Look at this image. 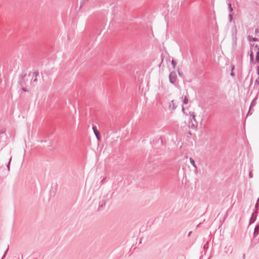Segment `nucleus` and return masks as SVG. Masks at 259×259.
<instances>
[{
    "mask_svg": "<svg viewBox=\"0 0 259 259\" xmlns=\"http://www.w3.org/2000/svg\"><path fill=\"white\" fill-rule=\"evenodd\" d=\"M251 61L254 63L259 64V47L257 46L252 47L250 50Z\"/></svg>",
    "mask_w": 259,
    "mask_h": 259,
    "instance_id": "nucleus-1",
    "label": "nucleus"
},
{
    "mask_svg": "<svg viewBox=\"0 0 259 259\" xmlns=\"http://www.w3.org/2000/svg\"><path fill=\"white\" fill-rule=\"evenodd\" d=\"M169 81L171 83H174L176 81L177 79V75L175 72H172L169 75Z\"/></svg>",
    "mask_w": 259,
    "mask_h": 259,
    "instance_id": "nucleus-2",
    "label": "nucleus"
},
{
    "mask_svg": "<svg viewBox=\"0 0 259 259\" xmlns=\"http://www.w3.org/2000/svg\"><path fill=\"white\" fill-rule=\"evenodd\" d=\"M177 107L176 103L174 100H171L169 104V109L174 110Z\"/></svg>",
    "mask_w": 259,
    "mask_h": 259,
    "instance_id": "nucleus-3",
    "label": "nucleus"
},
{
    "mask_svg": "<svg viewBox=\"0 0 259 259\" xmlns=\"http://www.w3.org/2000/svg\"><path fill=\"white\" fill-rule=\"evenodd\" d=\"M93 130L94 133L95 134L97 139L98 140H99L100 139V137L99 136V135H100L99 132L97 130L96 127H95V126L93 127Z\"/></svg>",
    "mask_w": 259,
    "mask_h": 259,
    "instance_id": "nucleus-4",
    "label": "nucleus"
},
{
    "mask_svg": "<svg viewBox=\"0 0 259 259\" xmlns=\"http://www.w3.org/2000/svg\"><path fill=\"white\" fill-rule=\"evenodd\" d=\"M183 102L185 104H187L189 102V99L187 96L182 97Z\"/></svg>",
    "mask_w": 259,
    "mask_h": 259,
    "instance_id": "nucleus-5",
    "label": "nucleus"
},
{
    "mask_svg": "<svg viewBox=\"0 0 259 259\" xmlns=\"http://www.w3.org/2000/svg\"><path fill=\"white\" fill-rule=\"evenodd\" d=\"M190 162H191V163L193 166H195V161H194V160L192 158H190Z\"/></svg>",
    "mask_w": 259,
    "mask_h": 259,
    "instance_id": "nucleus-6",
    "label": "nucleus"
},
{
    "mask_svg": "<svg viewBox=\"0 0 259 259\" xmlns=\"http://www.w3.org/2000/svg\"><path fill=\"white\" fill-rule=\"evenodd\" d=\"M171 63H172V64L173 65L174 67H175V65H176V63L175 62V61L174 60L172 61Z\"/></svg>",
    "mask_w": 259,
    "mask_h": 259,
    "instance_id": "nucleus-7",
    "label": "nucleus"
},
{
    "mask_svg": "<svg viewBox=\"0 0 259 259\" xmlns=\"http://www.w3.org/2000/svg\"><path fill=\"white\" fill-rule=\"evenodd\" d=\"M191 128H192L193 129H196V126L194 125V124H193L192 126H191Z\"/></svg>",
    "mask_w": 259,
    "mask_h": 259,
    "instance_id": "nucleus-8",
    "label": "nucleus"
},
{
    "mask_svg": "<svg viewBox=\"0 0 259 259\" xmlns=\"http://www.w3.org/2000/svg\"><path fill=\"white\" fill-rule=\"evenodd\" d=\"M229 8H230V11H232L233 10V9L231 7V4H229Z\"/></svg>",
    "mask_w": 259,
    "mask_h": 259,
    "instance_id": "nucleus-9",
    "label": "nucleus"
},
{
    "mask_svg": "<svg viewBox=\"0 0 259 259\" xmlns=\"http://www.w3.org/2000/svg\"><path fill=\"white\" fill-rule=\"evenodd\" d=\"M193 119H194V120H195V121L196 122V119H195V117H194V116L193 117Z\"/></svg>",
    "mask_w": 259,
    "mask_h": 259,
    "instance_id": "nucleus-10",
    "label": "nucleus"
},
{
    "mask_svg": "<svg viewBox=\"0 0 259 259\" xmlns=\"http://www.w3.org/2000/svg\"><path fill=\"white\" fill-rule=\"evenodd\" d=\"M255 32H258V33H259V30H255Z\"/></svg>",
    "mask_w": 259,
    "mask_h": 259,
    "instance_id": "nucleus-11",
    "label": "nucleus"
},
{
    "mask_svg": "<svg viewBox=\"0 0 259 259\" xmlns=\"http://www.w3.org/2000/svg\"><path fill=\"white\" fill-rule=\"evenodd\" d=\"M258 85H259V81H258Z\"/></svg>",
    "mask_w": 259,
    "mask_h": 259,
    "instance_id": "nucleus-12",
    "label": "nucleus"
}]
</instances>
